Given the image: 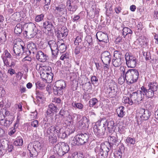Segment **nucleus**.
Returning <instances> with one entry per match:
<instances>
[{
	"instance_id": "obj_1",
	"label": "nucleus",
	"mask_w": 158,
	"mask_h": 158,
	"mask_svg": "<svg viewBox=\"0 0 158 158\" xmlns=\"http://www.w3.org/2000/svg\"><path fill=\"white\" fill-rule=\"evenodd\" d=\"M109 141V147H107L104 144H102L95 148L94 151L98 155V158H107L110 149L112 148L114 145H118L119 143L117 136H110Z\"/></svg>"
},
{
	"instance_id": "obj_2",
	"label": "nucleus",
	"mask_w": 158,
	"mask_h": 158,
	"mask_svg": "<svg viewBox=\"0 0 158 158\" xmlns=\"http://www.w3.org/2000/svg\"><path fill=\"white\" fill-rule=\"evenodd\" d=\"M142 93L141 90H138L130 94V97H124L123 102V103L128 104L130 105H132L134 103L139 104L141 103L144 98L143 95Z\"/></svg>"
},
{
	"instance_id": "obj_3",
	"label": "nucleus",
	"mask_w": 158,
	"mask_h": 158,
	"mask_svg": "<svg viewBox=\"0 0 158 158\" xmlns=\"http://www.w3.org/2000/svg\"><path fill=\"white\" fill-rule=\"evenodd\" d=\"M148 86V89L143 86L140 88V89L143 95V97L145 95L148 98H151L154 96L155 92L157 91L158 85L156 82L153 81L150 82Z\"/></svg>"
},
{
	"instance_id": "obj_4",
	"label": "nucleus",
	"mask_w": 158,
	"mask_h": 158,
	"mask_svg": "<svg viewBox=\"0 0 158 158\" xmlns=\"http://www.w3.org/2000/svg\"><path fill=\"white\" fill-rule=\"evenodd\" d=\"M139 76V73L137 69H129L126 72L124 78L127 83L130 85L137 81Z\"/></svg>"
},
{
	"instance_id": "obj_5",
	"label": "nucleus",
	"mask_w": 158,
	"mask_h": 158,
	"mask_svg": "<svg viewBox=\"0 0 158 158\" xmlns=\"http://www.w3.org/2000/svg\"><path fill=\"white\" fill-rule=\"evenodd\" d=\"M89 139V134L88 133L78 134L74 137L72 143L73 145H81L87 143Z\"/></svg>"
},
{
	"instance_id": "obj_6",
	"label": "nucleus",
	"mask_w": 158,
	"mask_h": 158,
	"mask_svg": "<svg viewBox=\"0 0 158 158\" xmlns=\"http://www.w3.org/2000/svg\"><path fill=\"white\" fill-rule=\"evenodd\" d=\"M69 149L68 145L64 142H60L56 145L53 150L60 156H62L68 153Z\"/></svg>"
},
{
	"instance_id": "obj_7",
	"label": "nucleus",
	"mask_w": 158,
	"mask_h": 158,
	"mask_svg": "<svg viewBox=\"0 0 158 158\" xmlns=\"http://www.w3.org/2000/svg\"><path fill=\"white\" fill-rule=\"evenodd\" d=\"M126 65L128 68H135L138 64V60L131 53L126 52L125 55Z\"/></svg>"
},
{
	"instance_id": "obj_8",
	"label": "nucleus",
	"mask_w": 158,
	"mask_h": 158,
	"mask_svg": "<svg viewBox=\"0 0 158 158\" xmlns=\"http://www.w3.org/2000/svg\"><path fill=\"white\" fill-rule=\"evenodd\" d=\"M137 114L141 120H146L150 118L151 113L147 109L140 108Z\"/></svg>"
},
{
	"instance_id": "obj_9",
	"label": "nucleus",
	"mask_w": 158,
	"mask_h": 158,
	"mask_svg": "<svg viewBox=\"0 0 158 158\" xmlns=\"http://www.w3.org/2000/svg\"><path fill=\"white\" fill-rule=\"evenodd\" d=\"M61 128L62 126L59 124L55 126H51L47 129L46 136H48L49 135H54V134L55 133L58 135Z\"/></svg>"
},
{
	"instance_id": "obj_10",
	"label": "nucleus",
	"mask_w": 158,
	"mask_h": 158,
	"mask_svg": "<svg viewBox=\"0 0 158 158\" xmlns=\"http://www.w3.org/2000/svg\"><path fill=\"white\" fill-rule=\"evenodd\" d=\"M27 29L28 30V34L27 36L28 39L33 38L37 34L38 31L35 24L32 23H29L27 26Z\"/></svg>"
},
{
	"instance_id": "obj_11",
	"label": "nucleus",
	"mask_w": 158,
	"mask_h": 158,
	"mask_svg": "<svg viewBox=\"0 0 158 158\" xmlns=\"http://www.w3.org/2000/svg\"><path fill=\"white\" fill-rule=\"evenodd\" d=\"M54 11L55 14L59 16H61L64 14H66L67 13L66 6L63 4H60L57 6H56Z\"/></svg>"
},
{
	"instance_id": "obj_12",
	"label": "nucleus",
	"mask_w": 158,
	"mask_h": 158,
	"mask_svg": "<svg viewBox=\"0 0 158 158\" xmlns=\"http://www.w3.org/2000/svg\"><path fill=\"white\" fill-rule=\"evenodd\" d=\"M48 44L52 52V55L54 57L58 55L59 49L57 44L54 40H50L48 42Z\"/></svg>"
},
{
	"instance_id": "obj_13",
	"label": "nucleus",
	"mask_w": 158,
	"mask_h": 158,
	"mask_svg": "<svg viewBox=\"0 0 158 158\" xmlns=\"http://www.w3.org/2000/svg\"><path fill=\"white\" fill-rule=\"evenodd\" d=\"M13 51L15 54L17 56H20L23 53L24 51H26V48L21 44H15L13 47Z\"/></svg>"
},
{
	"instance_id": "obj_14",
	"label": "nucleus",
	"mask_w": 158,
	"mask_h": 158,
	"mask_svg": "<svg viewBox=\"0 0 158 158\" xmlns=\"http://www.w3.org/2000/svg\"><path fill=\"white\" fill-rule=\"evenodd\" d=\"M111 57L110 52L107 51L103 52L101 55V59L103 63H110Z\"/></svg>"
},
{
	"instance_id": "obj_15",
	"label": "nucleus",
	"mask_w": 158,
	"mask_h": 158,
	"mask_svg": "<svg viewBox=\"0 0 158 158\" xmlns=\"http://www.w3.org/2000/svg\"><path fill=\"white\" fill-rule=\"evenodd\" d=\"M97 39L99 42L107 43L108 41V37L107 34L102 31L98 32L96 35Z\"/></svg>"
},
{
	"instance_id": "obj_16",
	"label": "nucleus",
	"mask_w": 158,
	"mask_h": 158,
	"mask_svg": "<svg viewBox=\"0 0 158 158\" xmlns=\"http://www.w3.org/2000/svg\"><path fill=\"white\" fill-rule=\"evenodd\" d=\"M67 7L68 10L69 11L71 15L73 14L77 9L76 5H73L72 0H69L67 2Z\"/></svg>"
},
{
	"instance_id": "obj_17",
	"label": "nucleus",
	"mask_w": 158,
	"mask_h": 158,
	"mask_svg": "<svg viewBox=\"0 0 158 158\" xmlns=\"http://www.w3.org/2000/svg\"><path fill=\"white\" fill-rule=\"evenodd\" d=\"M54 22L53 20L48 19L43 23L42 27L45 29L47 30L48 31L51 32L52 29L54 27L53 24Z\"/></svg>"
},
{
	"instance_id": "obj_18",
	"label": "nucleus",
	"mask_w": 158,
	"mask_h": 158,
	"mask_svg": "<svg viewBox=\"0 0 158 158\" xmlns=\"http://www.w3.org/2000/svg\"><path fill=\"white\" fill-rule=\"evenodd\" d=\"M106 128L102 127L99 128L97 126H94V131L95 134L98 137L101 138L104 135L106 131Z\"/></svg>"
},
{
	"instance_id": "obj_19",
	"label": "nucleus",
	"mask_w": 158,
	"mask_h": 158,
	"mask_svg": "<svg viewBox=\"0 0 158 158\" xmlns=\"http://www.w3.org/2000/svg\"><path fill=\"white\" fill-rule=\"evenodd\" d=\"M28 51L27 50L26 54L28 55L31 53L34 54L37 51V48L35 44L33 43H31L27 45Z\"/></svg>"
},
{
	"instance_id": "obj_20",
	"label": "nucleus",
	"mask_w": 158,
	"mask_h": 158,
	"mask_svg": "<svg viewBox=\"0 0 158 158\" xmlns=\"http://www.w3.org/2000/svg\"><path fill=\"white\" fill-rule=\"evenodd\" d=\"M47 57L46 55L42 51H39L37 52L36 58L38 60L42 62H44L47 59Z\"/></svg>"
},
{
	"instance_id": "obj_21",
	"label": "nucleus",
	"mask_w": 158,
	"mask_h": 158,
	"mask_svg": "<svg viewBox=\"0 0 158 158\" xmlns=\"http://www.w3.org/2000/svg\"><path fill=\"white\" fill-rule=\"evenodd\" d=\"M106 124L107 129L110 131H112L116 126L114 120L112 118L106 120Z\"/></svg>"
},
{
	"instance_id": "obj_22",
	"label": "nucleus",
	"mask_w": 158,
	"mask_h": 158,
	"mask_svg": "<svg viewBox=\"0 0 158 158\" xmlns=\"http://www.w3.org/2000/svg\"><path fill=\"white\" fill-rule=\"evenodd\" d=\"M106 119L104 118H102L96 122L94 126H97L99 128L102 129V127L106 128Z\"/></svg>"
},
{
	"instance_id": "obj_23",
	"label": "nucleus",
	"mask_w": 158,
	"mask_h": 158,
	"mask_svg": "<svg viewBox=\"0 0 158 158\" xmlns=\"http://www.w3.org/2000/svg\"><path fill=\"white\" fill-rule=\"evenodd\" d=\"M57 109V108L56 106L52 103H51L48 106L47 114L48 115H50L52 113L56 112Z\"/></svg>"
},
{
	"instance_id": "obj_24",
	"label": "nucleus",
	"mask_w": 158,
	"mask_h": 158,
	"mask_svg": "<svg viewBox=\"0 0 158 158\" xmlns=\"http://www.w3.org/2000/svg\"><path fill=\"white\" fill-rule=\"evenodd\" d=\"M55 86L64 90V89L66 87V84L64 81L61 80L57 81L56 82Z\"/></svg>"
},
{
	"instance_id": "obj_25",
	"label": "nucleus",
	"mask_w": 158,
	"mask_h": 158,
	"mask_svg": "<svg viewBox=\"0 0 158 158\" xmlns=\"http://www.w3.org/2000/svg\"><path fill=\"white\" fill-rule=\"evenodd\" d=\"M125 108L123 106H122L118 108L117 109V112L118 116L119 118H123L125 114V112L124 111Z\"/></svg>"
},
{
	"instance_id": "obj_26",
	"label": "nucleus",
	"mask_w": 158,
	"mask_h": 158,
	"mask_svg": "<svg viewBox=\"0 0 158 158\" xmlns=\"http://www.w3.org/2000/svg\"><path fill=\"white\" fill-rule=\"evenodd\" d=\"M13 121V120H7V119H4L3 120H2L0 123L1 124L5 127L6 128H8L10 125L12 124Z\"/></svg>"
},
{
	"instance_id": "obj_27",
	"label": "nucleus",
	"mask_w": 158,
	"mask_h": 158,
	"mask_svg": "<svg viewBox=\"0 0 158 158\" xmlns=\"http://www.w3.org/2000/svg\"><path fill=\"white\" fill-rule=\"evenodd\" d=\"M89 120L86 117H83L79 121L80 125L83 126V127L87 125L89 126Z\"/></svg>"
},
{
	"instance_id": "obj_28",
	"label": "nucleus",
	"mask_w": 158,
	"mask_h": 158,
	"mask_svg": "<svg viewBox=\"0 0 158 158\" xmlns=\"http://www.w3.org/2000/svg\"><path fill=\"white\" fill-rule=\"evenodd\" d=\"M123 60L113 58L112 62L113 65L115 67H118L120 66L123 63Z\"/></svg>"
},
{
	"instance_id": "obj_29",
	"label": "nucleus",
	"mask_w": 158,
	"mask_h": 158,
	"mask_svg": "<svg viewBox=\"0 0 158 158\" xmlns=\"http://www.w3.org/2000/svg\"><path fill=\"white\" fill-rule=\"evenodd\" d=\"M123 56L122 53L120 51L118 50H115L114 53L113 58L123 60Z\"/></svg>"
},
{
	"instance_id": "obj_30",
	"label": "nucleus",
	"mask_w": 158,
	"mask_h": 158,
	"mask_svg": "<svg viewBox=\"0 0 158 158\" xmlns=\"http://www.w3.org/2000/svg\"><path fill=\"white\" fill-rule=\"evenodd\" d=\"M64 90L62 89L54 86L53 88V92L54 94L58 96L62 95Z\"/></svg>"
},
{
	"instance_id": "obj_31",
	"label": "nucleus",
	"mask_w": 158,
	"mask_h": 158,
	"mask_svg": "<svg viewBox=\"0 0 158 158\" xmlns=\"http://www.w3.org/2000/svg\"><path fill=\"white\" fill-rule=\"evenodd\" d=\"M34 145V143H30L29 144L27 147L31 155H32V156H33L34 153L36 152Z\"/></svg>"
},
{
	"instance_id": "obj_32",
	"label": "nucleus",
	"mask_w": 158,
	"mask_h": 158,
	"mask_svg": "<svg viewBox=\"0 0 158 158\" xmlns=\"http://www.w3.org/2000/svg\"><path fill=\"white\" fill-rule=\"evenodd\" d=\"M41 125L42 129H44V132L47 128L50 126V124L47 122L46 119H44L43 121L41 122Z\"/></svg>"
},
{
	"instance_id": "obj_33",
	"label": "nucleus",
	"mask_w": 158,
	"mask_h": 158,
	"mask_svg": "<svg viewBox=\"0 0 158 158\" xmlns=\"http://www.w3.org/2000/svg\"><path fill=\"white\" fill-rule=\"evenodd\" d=\"M83 88L84 90L89 92H90L92 88V86L90 82H88L83 84Z\"/></svg>"
},
{
	"instance_id": "obj_34",
	"label": "nucleus",
	"mask_w": 158,
	"mask_h": 158,
	"mask_svg": "<svg viewBox=\"0 0 158 158\" xmlns=\"http://www.w3.org/2000/svg\"><path fill=\"white\" fill-rule=\"evenodd\" d=\"M22 31V26L20 24H17L15 28V33L19 35L21 33Z\"/></svg>"
},
{
	"instance_id": "obj_35",
	"label": "nucleus",
	"mask_w": 158,
	"mask_h": 158,
	"mask_svg": "<svg viewBox=\"0 0 158 158\" xmlns=\"http://www.w3.org/2000/svg\"><path fill=\"white\" fill-rule=\"evenodd\" d=\"M123 31V35L124 37L127 35L131 34L133 32L131 29L127 27H124Z\"/></svg>"
},
{
	"instance_id": "obj_36",
	"label": "nucleus",
	"mask_w": 158,
	"mask_h": 158,
	"mask_svg": "<svg viewBox=\"0 0 158 158\" xmlns=\"http://www.w3.org/2000/svg\"><path fill=\"white\" fill-rule=\"evenodd\" d=\"M72 105L74 108H77V109L80 110H82L83 107V105L81 103H76V102H73L72 104Z\"/></svg>"
},
{
	"instance_id": "obj_37",
	"label": "nucleus",
	"mask_w": 158,
	"mask_h": 158,
	"mask_svg": "<svg viewBox=\"0 0 158 158\" xmlns=\"http://www.w3.org/2000/svg\"><path fill=\"white\" fill-rule=\"evenodd\" d=\"M23 139L21 137L17 138L16 140L14 142V145L16 146H21L23 144Z\"/></svg>"
},
{
	"instance_id": "obj_38",
	"label": "nucleus",
	"mask_w": 158,
	"mask_h": 158,
	"mask_svg": "<svg viewBox=\"0 0 158 158\" xmlns=\"http://www.w3.org/2000/svg\"><path fill=\"white\" fill-rule=\"evenodd\" d=\"M36 152H39L42 148V144L38 141H35L34 143Z\"/></svg>"
},
{
	"instance_id": "obj_39",
	"label": "nucleus",
	"mask_w": 158,
	"mask_h": 158,
	"mask_svg": "<svg viewBox=\"0 0 158 158\" xmlns=\"http://www.w3.org/2000/svg\"><path fill=\"white\" fill-rule=\"evenodd\" d=\"M49 139L48 140L50 143L53 144L56 143L57 141V138L56 135H49L48 136Z\"/></svg>"
},
{
	"instance_id": "obj_40",
	"label": "nucleus",
	"mask_w": 158,
	"mask_h": 158,
	"mask_svg": "<svg viewBox=\"0 0 158 158\" xmlns=\"http://www.w3.org/2000/svg\"><path fill=\"white\" fill-rule=\"evenodd\" d=\"M85 47L82 46L77 47L74 50V53L76 55H77L79 53H82V50Z\"/></svg>"
},
{
	"instance_id": "obj_41",
	"label": "nucleus",
	"mask_w": 158,
	"mask_h": 158,
	"mask_svg": "<svg viewBox=\"0 0 158 158\" xmlns=\"http://www.w3.org/2000/svg\"><path fill=\"white\" fill-rule=\"evenodd\" d=\"M98 102V100L96 98H93L91 99L89 102V106L93 107Z\"/></svg>"
},
{
	"instance_id": "obj_42",
	"label": "nucleus",
	"mask_w": 158,
	"mask_h": 158,
	"mask_svg": "<svg viewBox=\"0 0 158 158\" xmlns=\"http://www.w3.org/2000/svg\"><path fill=\"white\" fill-rule=\"evenodd\" d=\"M68 130L66 131L65 132H64L63 133H60V132L59 134V135H57L59 137L62 139H64L66 138L68 135H69L70 134L68 132Z\"/></svg>"
},
{
	"instance_id": "obj_43",
	"label": "nucleus",
	"mask_w": 158,
	"mask_h": 158,
	"mask_svg": "<svg viewBox=\"0 0 158 158\" xmlns=\"http://www.w3.org/2000/svg\"><path fill=\"white\" fill-rule=\"evenodd\" d=\"M6 32L2 31L0 32V40L1 42H5L6 40Z\"/></svg>"
},
{
	"instance_id": "obj_44",
	"label": "nucleus",
	"mask_w": 158,
	"mask_h": 158,
	"mask_svg": "<svg viewBox=\"0 0 158 158\" xmlns=\"http://www.w3.org/2000/svg\"><path fill=\"white\" fill-rule=\"evenodd\" d=\"M36 87L40 89H43L45 87V85L43 83L38 81L35 83Z\"/></svg>"
},
{
	"instance_id": "obj_45",
	"label": "nucleus",
	"mask_w": 158,
	"mask_h": 158,
	"mask_svg": "<svg viewBox=\"0 0 158 158\" xmlns=\"http://www.w3.org/2000/svg\"><path fill=\"white\" fill-rule=\"evenodd\" d=\"M48 74V72L45 71L41 70L40 71V75L41 78L43 80H45L47 75Z\"/></svg>"
},
{
	"instance_id": "obj_46",
	"label": "nucleus",
	"mask_w": 158,
	"mask_h": 158,
	"mask_svg": "<svg viewBox=\"0 0 158 158\" xmlns=\"http://www.w3.org/2000/svg\"><path fill=\"white\" fill-rule=\"evenodd\" d=\"M53 76V74L52 73H48L45 80L48 82H51Z\"/></svg>"
},
{
	"instance_id": "obj_47",
	"label": "nucleus",
	"mask_w": 158,
	"mask_h": 158,
	"mask_svg": "<svg viewBox=\"0 0 158 158\" xmlns=\"http://www.w3.org/2000/svg\"><path fill=\"white\" fill-rule=\"evenodd\" d=\"M126 140L127 143L130 144H134L135 142V139L130 137H127Z\"/></svg>"
},
{
	"instance_id": "obj_48",
	"label": "nucleus",
	"mask_w": 158,
	"mask_h": 158,
	"mask_svg": "<svg viewBox=\"0 0 158 158\" xmlns=\"http://www.w3.org/2000/svg\"><path fill=\"white\" fill-rule=\"evenodd\" d=\"M66 45H65L64 43H62L58 47V49L61 52H63L66 51Z\"/></svg>"
},
{
	"instance_id": "obj_49",
	"label": "nucleus",
	"mask_w": 158,
	"mask_h": 158,
	"mask_svg": "<svg viewBox=\"0 0 158 158\" xmlns=\"http://www.w3.org/2000/svg\"><path fill=\"white\" fill-rule=\"evenodd\" d=\"M44 17V15L41 14L37 15L35 19V20L36 22H39L42 21Z\"/></svg>"
},
{
	"instance_id": "obj_50",
	"label": "nucleus",
	"mask_w": 158,
	"mask_h": 158,
	"mask_svg": "<svg viewBox=\"0 0 158 158\" xmlns=\"http://www.w3.org/2000/svg\"><path fill=\"white\" fill-rule=\"evenodd\" d=\"M91 81L93 84L97 85L98 83V79L95 76H93L91 77Z\"/></svg>"
},
{
	"instance_id": "obj_51",
	"label": "nucleus",
	"mask_w": 158,
	"mask_h": 158,
	"mask_svg": "<svg viewBox=\"0 0 158 158\" xmlns=\"http://www.w3.org/2000/svg\"><path fill=\"white\" fill-rule=\"evenodd\" d=\"M94 12V15H98V14H99V10H98V9H95V10H94V8H93L92 9V10H91V12L90 13H89V15H91V13H92ZM94 14H93L92 15H91V18H94Z\"/></svg>"
},
{
	"instance_id": "obj_52",
	"label": "nucleus",
	"mask_w": 158,
	"mask_h": 158,
	"mask_svg": "<svg viewBox=\"0 0 158 158\" xmlns=\"http://www.w3.org/2000/svg\"><path fill=\"white\" fill-rule=\"evenodd\" d=\"M36 98L38 100L39 99H42L43 97V95L41 92L39 91H36Z\"/></svg>"
},
{
	"instance_id": "obj_53",
	"label": "nucleus",
	"mask_w": 158,
	"mask_h": 158,
	"mask_svg": "<svg viewBox=\"0 0 158 158\" xmlns=\"http://www.w3.org/2000/svg\"><path fill=\"white\" fill-rule=\"evenodd\" d=\"M69 58V56L68 53H64L61 56L60 59L61 60L65 61Z\"/></svg>"
},
{
	"instance_id": "obj_54",
	"label": "nucleus",
	"mask_w": 158,
	"mask_h": 158,
	"mask_svg": "<svg viewBox=\"0 0 158 158\" xmlns=\"http://www.w3.org/2000/svg\"><path fill=\"white\" fill-rule=\"evenodd\" d=\"M145 59L146 60H152L153 61L154 58H152L151 56V54L150 52H147L146 55L145 57Z\"/></svg>"
},
{
	"instance_id": "obj_55",
	"label": "nucleus",
	"mask_w": 158,
	"mask_h": 158,
	"mask_svg": "<svg viewBox=\"0 0 158 158\" xmlns=\"http://www.w3.org/2000/svg\"><path fill=\"white\" fill-rule=\"evenodd\" d=\"M117 151L123 154L124 152L125 151V147L123 144H121L119 146L118 149Z\"/></svg>"
},
{
	"instance_id": "obj_56",
	"label": "nucleus",
	"mask_w": 158,
	"mask_h": 158,
	"mask_svg": "<svg viewBox=\"0 0 158 158\" xmlns=\"http://www.w3.org/2000/svg\"><path fill=\"white\" fill-rule=\"evenodd\" d=\"M15 127H12L11 129H10L8 132V135L10 136H12L15 134Z\"/></svg>"
},
{
	"instance_id": "obj_57",
	"label": "nucleus",
	"mask_w": 158,
	"mask_h": 158,
	"mask_svg": "<svg viewBox=\"0 0 158 158\" xmlns=\"http://www.w3.org/2000/svg\"><path fill=\"white\" fill-rule=\"evenodd\" d=\"M68 111L67 110H65L64 109H61L60 110L59 113L60 115L63 117H65V115L67 114V113L68 112Z\"/></svg>"
},
{
	"instance_id": "obj_58",
	"label": "nucleus",
	"mask_w": 158,
	"mask_h": 158,
	"mask_svg": "<svg viewBox=\"0 0 158 158\" xmlns=\"http://www.w3.org/2000/svg\"><path fill=\"white\" fill-rule=\"evenodd\" d=\"M2 57L4 65H6L7 67H8L9 64V62L8 61L7 58L5 57H3V56H2Z\"/></svg>"
},
{
	"instance_id": "obj_59",
	"label": "nucleus",
	"mask_w": 158,
	"mask_h": 158,
	"mask_svg": "<svg viewBox=\"0 0 158 158\" xmlns=\"http://www.w3.org/2000/svg\"><path fill=\"white\" fill-rule=\"evenodd\" d=\"M81 41V38L80 36H77L75 40L74 44L76 45H78L79 43Z\"/></svg>"
},
{
	"instance_id": "obj_60",
	"label": "nucleus",
	"mask_w": 158,
	"mask_h": 158,
	"mask_svg": "<svg viewBox=\"0 0 158 158\" xmlns=\"http://www.w3.org/2000/svg\"><path fill=\"white\" fill-rule=\"evenodd\" d=\"M31 125L34 127H37L39 126L38 121L37 120L32 121L31 123Z\"/></svg>"
},
{
	"instance_id": "obj_61",
	"label": "nucleus",
	"mask_w": 158,
	"mask_h": 158,
	"mask_svg": "<svg viewBox=\"0 0 158 158\" xmlns=\"http://www.w3.org/2000/svg\"><path fill=\"white\" fill-rule=\"evenodd\" d=\"M43 70L45 71H48V72H49L48 73H52V68L50 67L49 66L45 67L43 66Z\"/></svg>"
},
{
	"instance_id": "obj_62",
	"label": "nucleus",
	"mask_w": 158,
	"mask_h": 158,
	"mask_svg": "<svg viewBox=\"0 0 158 158\" xmlns=\"http://www.w3.org/2000/svg\"><path fill=\"white\" fill-rule=\"evenodd\" d=\"M4 53H5V56H4L3 57H5L6 58H11L12 56L7 50H6L5 51Z\"/></svg>"
},
{
	"instance_id": "obj_63",
	"label": "nucleus",
	"mask_w": 158,
	"mask_h": 158,
	"mask_svg": "<svg viewBox=\"0 0 158 158\" xmlns=\"http://www.w3.org/2000/svg\"><path fill=\"white\" fill-rule=\"evenodd\" d=\"M72 19H73V21L75 22L76 21L78 20L80 18V17L78 15H74L73 17L72 16L71 17Z\"/></svg>"
},
{
	"instance_id": "obj_64",
	"label": "nucleus",
	"mask_w": 158,
	"mask_h": 158,
	"mask_svg": "<svg viewBox=\"0 0 158 158\" xmlns=\"http://www.w3.org/2000/svg\"><path fill=\"white\" fill-rule=\"evenodd\" d=\"M8 73L10 74V75L12 76L15 73V72L14 69L11 68L8 69Z\"/></svg>"
}]
</instances>
